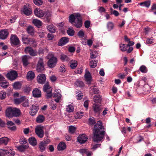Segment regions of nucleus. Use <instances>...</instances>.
<instances>
[{"mask_svg": "<svg viewBox=\"0 0 156 156\" xmlns=\"http://www.w3.org/2000/svg\"><path fill=\"white\" fill-rule=\"evenodd\" d=\"M104 129L101 121H99L94 126L93 130V140L94 142H98L103 139L105 134V131L100 132L101 129Z\"/></svg>", "mask_w": 156, "mask_h": 156, "instance_id": "obj_1", "label": "nucleus"}, {"mask_svg": "<svg viewBox=\"0 0 156 156\" xmlns=\"http://www.w3.org/2000/svg\"><path fill=\"white\" fill-rule=\"evenodd\" d=\"M69 22L76 28H80L83 23L80 15L79 13L71 14L69 17Z\"/></svg>", "mask_w": 156, "mask_h": 156, "instance_id": "obj_2", "label": "nucleus"}, {"mask_svg": "<svg viewBox=\"0 0 156 156\" xmlns=\"http://www.w3.org/2000/svg\"><path fill=\"white\" fill-rule=\"evenodd\" d=\"M20 114V110L16 108H7L5 111L6 116L9 118L18 116Z\"/></svg>", "mask_w": 156, "mask_h": 156, "instance_id": "obj_3", "label": "nucleus"}, {"mask_svg": "<svg viewBox=\"0 0 156 156\" xmlns=\"http://www.w3.org/2000/svg\"><path fill=\"white\" fill-rule=\"evenodd\" d=\"M49 60L48 62V66L50 68H53L56 65L57 62V58L54 57L53 54L52 52L48 53L47 56Z\"/></svg>", "mask_w": 156, "mask_h": 156, "instance_id": "obj_4", "label": "nucleus"}, {"mask_svg": "<svg viewBox=\"0 0 156 156\" xmlns=\"http://www.w3.org/2000/svg\"><path fill=\"white\" fill-rule=\"evenodd\" d=\"M43 128V126L39 125L36 127L35 129L36 133L39 137L41 138H42L44 135Z\"/></svg>", "mask_w": 156, "mask_h": 156, "instance_id": "obj_5", "label": "nucleus"}, {"mask_svg": "<svg viewBox=\"0 0 156 156\" xmlns=\"http://www.w3.org/2000/svg\"><path fill=\"white\" fill-rule=\"evenodd\" d=\"M10 42L12 46L18 45L20 43L19 39L15 35H11L10 37Z\"/></svg>", "mask_w": 156, "mask_h": 156, "instance_id": "obj_6", "label": "nucleus"}, {"mask_svg": "<svg viewBox=\"0 0 156 156\" xmlns=\"http://www.w3.org/2000/svg\"><path fill=\"white\" fill-rule=\"evenodd\" d=\"M17 74L16 72L14 70L11 71L6 75L7 77L11 80H15L17 77Z\"/></svg>", "mask_w": 156, "mask_h": 156, "instance_id": "obj_7", "label": "nucleus"}, {"mask_svg": "<svg viewBox=\"0 0 156 156\" xmlns=\"http://www.w3.org/2000/svg\"><path fill=\"white\" fill-rule=\"evenodd\" d=\"M34 12L35 15L39 18L43 17L45 14V12L38 8L35 9Z\"/></svg>", "mask_w": 156, "mask_h": 156, "instance_id": "obj_8", "label": "nucleus"}, {"mask_svg": "<svg viewBox=\"0 0 156 156\" xmlns=\"http://www.w3.org/2000/svg\"><path fill=\"white\" fill-rule=\"evenodd\" d=\"M25 52L27 54H29L32 56H35L37 55V52L34 50L31 47H27L25 49Z\"/></svg>", "mask_w": 156, "mask_h": 156, "instance_id": "obj_9", "label": "nucleus"}, {"mask_svg": "<svg viewBox=\"0 0 156 156\" xmlns=\"http://www.w3.org/2000/svg\"><path fill=\"white\" fill-rule=\"evenodd\" d=\"M37 70L38 72H41L44 70L43 60L40 58L37 67Z\"/></svg>", "mask_w": 156, "mask_h": 156, "instance_id": "obj_10", "label": "nucleus"}, {"mask_svg": "<svg viewBox=\"0 0 156 156\" xmlns=\"http://www.w3.org/2000/svg\"><path fill=\"white\" fill-rule=\"evenodd\" d=\"M61 91L59 89L56 90L55 93L53 94V97L55 98H56L55 99L56 102H58L61 97Z\"/></svg>", "mask_w": 156, "mask_h": 156, "instance_id": "obj_11", "label": "nucleus"}, {"mask_svg": "<svg viewBox=\"0 0 156 156\" xmlns=\"http://www.w3.org/2000/svg\"><path fill=\"white\" fill-rule=\"evenodd\" d=\"M3 153H5L9 156H14L15 155L14 151H13L11 147L2 150Z\"/></svg>", "mask_w": 156, "mask_h": 156, "instance_id": "obj_12", "label": "nucleus"}, {"mask_svg": "<svg viewBox=\"0 0 156 156\" xmlns=\"http://www.w3.org/2000/svg\"><path fill=\"white\" fill-rule=\"evenodd\" d=\"M22 12L26 16H29L31 13L32 10L30 6L25 5L22 10Z\"/></svg>", "mask_w": 156, "mask_h": 156, "instance_id": "obj_13", "label": "nucleus"}, {"mask_svg": "<svg viewBox=\"0 0 156 156\" xmlns=\"http://www.w3.org/2000/svg\"><path fill=\"white\" fill-rule=\"evenodd\" d=\"M46 79V76L43 74H41L38 75L37 78L38 83L42 84H43L45 82Z\"/></svg>", "mask_w": 156, "mask_h": 156, "instance_id": "obj_14", "label": "nucleus"}, {"mask_svg": "<svg viewBox=\"0 0 156 156\" xmlns=\"http://www.w3.org/2000/svg\"><path fill=\"white\" fill-rule=\"evenodd\" d=\"M87 138L86 135L84 134H81L78 137V141L80 143L83 144L85 143L87 140Z\"/></svg>", "mask_w": 156, "mask_h": 156, "instance_id": "obj_15", "label": "nucleus"}, {"mask_svg": "<svg viewBox=\"0 0 156 156\" xmlns=\"http://www.w3.org/2000/svg\"><path fill=\"white\" fill-rule=\"evenodd\" d=\"M9 34L7 30H3L0 31V38L4 40L6 38Z\"/></svg>", "mask_w": 156, "mask_h": 156, "instance_id": "obj_16", "label": "nucleus"}, {"mask_svg": "<svg viewBox=\"0 0 156 156\" xmlns=\"http://www.w3.org/2000/svg\"><path fill=\"white\" fill-rule=\"evenodd\" d=\"M85 77L87 82L88 84L90 83L91 77L90 73L87 69H86V73L84 75Z\"/></svg>", "mask_w": 156, "mask_h": 156, "instance_id": "obj_17", "label": "nucleus"}, {"mask_svg": "<svg viewBox=\"0 0 156 156\" xmlns=\"http://www.w3.org/2000/svg\"><path fill=\"white\" fill-rule=\"evenodd\" d=\"M33 97L36 98H40L41 96V92L40 90L36 88L34 89L32 91Z\"/></svg>", "mask_w": 156, "mask_h": 156, "instance_id": "obj_18", "label": "nucleus"}, {"mask_svg": "<svg viewBox=\"0 0 156 156\" xmlns=\"http://www.w3.org/2000/svg\"><path fill=\"white\" fill-rule=\"evenodd\" d=\"M69 41V39L66 37H63L58 42V45L59 46H62Z\"/></svg>", "mask_w": 156, "mask_h": 156, "instance_id": "obj_19", "label": "nucleus"}, {"mask_svg": "<svg viewBox=\"0 0 156 156\" xmlns=\"http://www.w3.org/2000/svg\"><path fill=\"white\" fill-rule=\"evenodd\" d=\"M30 58V56L28 55H25L22 57V62L24 66H26L28 64V60Z\"/></svg>", "mask_w": 156, "mask_h": 156, "instance_id": "obj_20", "label": "nucleus"}, {"mask_svg": "<svg viewBox=\"0 0 156 156\" xmlns=\"http://www.w3.org/2000/svg\"><path fill=\"white\" fill-rule=\"evenodd\" d=\"M26 97L23 96L19 98H16L14 99V102L16 105H18L23 102V100L25 99Z\"/></svg>", "mask_w": 156, "mask_h": 156, "instance_id": "obj_21", "label": "nucleus"}, {"mask_svg": "<svg viewBox=\"0 0 156 156\" xmlns=\"http://www.w3.org/2000/svg\"><path fill=\"white\" fill-rule=\"evenodd\" d=\"M22 41L23 44H30L31 42H34V41L32 39L28 38L25 36H23L22 38Z\"/></svg>", "mask_w": 156, "mask_h": 156, "instance_id": "obj_22", "label": "nucleus"}, {"mask_svg": "<svg viewBox=\"0 0 156 156\" xmlns=\"http://www.w3.org/2000/svg\"><path fill=\"white\" fill-rule=\"evenodd\" d=\"M34 73L32 71H29L27 74V78L28 80H31L35 77Z\"/></svg>", "mask_w": 156, "mask_h": 156, "instance_id": "obj_23", "label": "nucleus"}, {"mask_svg": "<svg viewBox=\"0 0 156 156\" xmlns=\"http://www.w3.org/2000/svg\"><path fill=\"white\" fill-rule=\"evenodd\" d=\"M70 66L72 69H75L78 65V62L76 60H72L69 62Z\"/></svg>", "mask_w": 156, "mask_h": 156, "instance_id": "obj_24", "label": "nucleus"}, {"mask_svg": "<svg viewBox=\"0 0 156 156\" xmlns=\"http://www.w3.org/2000/svg\"><path fill=\"white\" fill-rule=\"evenodd\" d=\"M9 139L7 137H3L0 139V145H6L8 142Z\"/></svg>", "mask_w": 156, "mask_h": 156, "instance_id": "obj_25", "label": "nucleus"}, {"mask_svg": "<svg viewBox=\"0 0 156 156\" xmlns=\"http://www.w3.org/2000/svg\"><path fill=\"white\" fill-rule=\"evenodd\" d=\"M32 22L35 26L39 28L41 26L42 24V22L41 21L36 19H34Z\"/></svg>", "mask_w": 156, "mask_h": 156, "instance_id": "obj_26", "label": "nucleus"}, {"mask_svg": "<svg viewBox=\"0 0 156 156\" xmlns=\"http://www.w3.org/2000/svg\"><path fill=\"white\" fill-rule=\"evenodd\" d=\"M30 144L33 146H35L37 144V142L36 139L34 137H31L29 139Z\"/></svg>", "mask_w": 156, "mask_h": 156, "instance_id": "obj_27", "label": "nucleus"}, {"mask_svg": "<svg viewBox=\"0 0 156 156\" xmlns=\"http://www.w3.org/2000/svg\"><path fill=\"white\" fill-rule=\"evenodd\" d=\"M93 100L95 103H100L101 101V98L100 95H95L94 96Z\"/></svg>", "mask_w": 156, "mask_h": 156, "instance_id": "obj_28", "label": "nucleus"}, {"mask_svg": "<svg viewBox=\"0 0 156 156\" xmlns=\"http://www.w3.org/2000/svg\"><path fill=\"white\" fill-rule=\"evenodd\" d=\"M45 120L44 116L42 115H39L36 119V122L39 123H42Z\"/></svg>", "mask_w": 156, "mask_h": 156, "instance_id": "obj_29", "label": "nucleus"}, {"mask_svg": "<svg viewBox=\"0 0 156 156\" xmlns=\"http://www.w3.org/2000/svg\"><path fill=\"white\" fill-rule=\"evenodd\" d=\"M47 29L50 32L54 33L55 31V27L52 24L48 25L47 27Z\"/></svg>", "mask_w": 156, "mask_h": 156, "instance_id": "obj_30", "label": "nucleus"}, {"mask_svg": "<svg viewBox=\"0 0 156 156\" xmlns=\"http://www.w3.org/2000/svg\"><path fill=\"white\" fill-rule=\"evenodd\" d=\"M60 59L63 62L68 61L69 60V58L66 55L62 54L61 55Z\"/></svg>", "mask_w": 156, "mask_h": 156, "instance_id": "obj_31", "label": "nucleus"}, {"mask_svg": "<svg viewBox=\"0 0 156 156\" xmlns=\"http://www.w3.org/2000/svg\"><path fill=\"white\" fill-rule=\"evenodd\" d=\"M66 148V145L64 143L61 142L58 146V149L59 151L63 150Z\"/></svg>", "mask_w": 156, "mask_h": 156, "instance_id": "obj_32", "label": "nucleus"}, {"mask_svg": "<svg viewBox=\"0 0 156 156\" xmlns=\"http://www.w3.org/2000/svg\"><path fill=\"white\" fill-rule=\"evenodd\" d=\"M1 82L0 83V84L2 87L4 88H7L9 85V83L6 80H3V81H1Z\"/></svg>", "mask_w": 156, "mask_h": 156, "instance_id": "obj_33", "label": "nucleus"}, {"mask_svg": "<svg viewBox=\"0 0 156 156\" xmlns=\"http://www.w3.org/2000/svg\"><path fill=\"white\" fill-rule=\"evenodd\" d=\"M43 90L45 92L52 91V89L48 83H46L44 86Z\"/></svg>", "mask_w": 156, "mask_h": 156, "instance_id": "obj_34", "label": "nucleus"}, {"mask_svg": "<svg viewBox=\"0 0 156 156\" xmlns=\"http://www.w3.org/2000/svg\"><path fill=\"white\" fill-rule=\"evenodd\" d=\"M128 46L124 44H121L119 45V48L120 50L122 51H127Z\"/></svg>", "mask_w": 156, "mask_h": 156, "instance_id": "obj_35", "label": "nucleus"}, {"mask_svg": "<svg viewBox=\"0 0 156 156\" xmlns=\"http://www.w3.org/2000/svg\"><path fill=\"white\" fill-rule=\"evenodd\" d=\"M98 61L97 60H93L90 61V66L92 68L95 67L97 64Z\"/></svg>", "mask_w": 156, "mask_h": 156, "instance_id": "obj_36", "label": "nucleus"}, {"mask_svg": "<svg viewBox=\"0 0 156 156\" xmlns=\"http://www.w3.org/2000/svg\"><path fill=\"white\" fill-rule=\"evenodd\" d=\"M38 110V108H31L30 112V115L33 116L36 115Z\"/></svg>", "mask_w": 156, "mask_h": 156, "instance_id": "obj_37", "label": "nucleus"}, {"mask_svg": "<svg viewBox=\"0 0 156 156\" xmlns=\"http://www.w3.org/2000/svg\"><path fill=\"white\" fill-rule=\"evenodd\" d=\"M107 28L108 31H111L113 29L114 24L111 22H108L107 25Z\"/></svg>", "mask_w": 156, "mask_h": 156, "instance_id": "obj_38", "label": "nucleus"}, {"mask_svg": "<svg viewBox=\"0 0 156 156\" xmlns=\"http://www.w3.org/2000/svg\"><path fill=\"white\" fill-rule=\"evenodd\" d=\"M13 86L14 88L16 89H18L21 88V84L20 82H16L13 83Z\"/></svg>", "mask_w": 156, "mask_h": 156, "instance_id": "obj_39", "label": "nucleus"}, {"mask_svg": "<svg viewBox=\"0 0 156 156\" xmlns=\"http://www.w3.org/2000/svg\"><path fill=\"white\" fill-rule=\"evenodd\" d=\"M95 123V119L93 117H90L88 120V124L89 125H93Z\"/></svg>", "mask_w": 156, "mask_h": 156, "instance_id": "obj_40", "label": "nucleus"}, {"mask_svg": "<svg viewBox=\"0 0 156 156\" xmlns=\"http://www.w3.org/2000/svg\"><path fill=\"white\" fill-rule=\"evenodd\" d=\"M78 35L82 39L85 38L86 37H85L84 33L83 30H81L78 33Z\"/></svg>", "mask_w": 156, "mask_h": 156, "instance_id": "obj_41", "label": "nucleus"}, {"mask_svg": "<svg viewBox=\"0 0 156 156\" xmlns=\"http://www.w3.org/2000/svg\"><path fill=\"white\" fill-rule=\"evenodd\" d=\"M27 31L29 34L33 35L34 32L33 27L31 26L28 27L27 29Z\"/></svg>", "mask_w": 156, "mask_h": 156, "instance_id": "obj_42", "label": "nucleus"}, {"mask_svg": "<svg viewBox=\"0 0 156 156\" xmlns=\"http://www.w3.org/2000/svg\"><path fill=\"white\" fill-rule=\"evenodd\" d=\"M45 146L43 142H41L39 145L40 150L41 151H44L45 150Z\"/></svg>", "mask_w": 156, "mask_h": 156, "instance_id": "obj_43", "label": "nucleus"}, {"mask_svg": "<svg viewBox=\"0 0 156 156\" xmlns=\"http://www.w3.org/2000/svg\"><path fill=\"white\" fill-rule=\"evenodd\" d=\"M22 104V106L24 107L29 106L28 100L27 98L26 97L25 99L23 100Z\"/></svg>", "mask_w": 156, "mask_h": 156, "instance_id": "obj_44", "label": "nucleus"}, {"mask_svg": "<svg viewBox=\"0 0 156 156\" xmlns=\"http://www.w3.org/2000/svg\"><path fill=\"white\" fill-rule=\"evenodd\" d=\"M44 16H45V18H46L47 22H49L50 20V18L51 16V13L48 12H45V14Z\"/></svg>", "mask_w": 156, "mask_h": 156, "instance_id": "obj_45", "label": "nucleus"}, {"mask_svg": "<svg viewBox=\"0 0 156 156\" xmlns=\"http://www.w3.org/2000/svg\"><path fill=\"white\" fill-rule=\"evenodd\" d=\"M67 33L69 35L73 36L74 35V31L72 28H69L67 31Z\"/></svg>", "mask_w": 156, "mask_h": 156, "instance_id": "obj_46", "label": "nucleus"}, {"mask_svg": "<svg viewBox=\"0 0 156 156\" xmlns=\"http://www.w3.org/2000/svg\"><path fill=\"white\" fill-rule=\"evenodd\" d=\"M153 43V39L152 37L151 38H146V44L148 45H149L150 44Z\"/></svg>", "mask_w": 156, "mask_h": 156, "instance_id": "obj_47", "label": "nucleus"}, {"mask_svg": "<svg viewBox=\"0 0 156 156\" xmlns=\"http://www.w3.org/2000/svg\"><path fill=\"white\" fill-rule=\"evenodd\" d=\"M98 55V53L95 51H92L90 55V56L91 58H96Z\"/></svg>", "mask_w": 156, "mask_h": 156, "instance_id": "obj_48", "label": "nucleus"}, {"mask_svg": "<svg viewBox=\"0 0 156 156\" xmlns=\"http://www.w3.org/2000/svg\"><path fill=\"white\" fill-rule=\"evenodd\" d=\"M140 71L142 73H145L147 72V69L146 67L144 66H142L139 69Z\"/></svg>", "mask_w": 156, "mask_h": 156, "instance_id": "obj_49", "label": "nucleus"}, {"mask_svg": "<svg viewBox=\"0 0 156 156\" xmlns=\"http://www.w3.org/2000/svg\"><path fill=\"white\" fill-rule=\"evenodd\" d=\"M76 129V128L73 126H69V132L72 134L74 133Z\"/></svg>", "mask_w": 156, "mask_h": 156, "instance_id": "obj_50", "label": "nucleus"}, {"mask_svg": "<svg viewBox=\"0 0 156 156\" xmlns=\"http://www.w3.org/2000/svg\"><path fill=\"white\" fill-rule=\"evenodd\" d=\"M6 93L3 91H1L0 92V98L1 99H4L5 98Z\"/></svg>", "mask_w": 156, "mask_h": 156, "instance_id": "obj_51", "label": "nucleus"}, {"mask_svg": "<svg viewBox=\"0 0 156 156\" xmlns=\"http://www.w3.org/2000/svg\"><path fill=\"white\" fill-rule=\"evenodd\" d=\"M91 89L92 90V92L94 94H99L100 92L98 88L95 87H91Z\"/></svg>", "mask_w": 156, "mask_h": 156, "instance_id": "obj_52", "label": "nucleus"}, {"mask_svg": "<svg viewBox=\"0 0 156 156\" xmlns=\"http://www.w3.org/2000/svg\"><path fill=\"white\" fill-rule=\"evenodd\" d=\"M76 85L78 87H82L84 86V84L82 81H76Z\"/></svg>", "mask_w": 156, "mask_h": 156, "instance_id": "obj_53", "label": "nucleus"}, {"mask_svg": "<svg viewBox=\"0 0 156 156\" xmlns=\"http://www.w3.org/2000/svg\"><path fill=\"white\" fill-rule=\"evenodd\" d=\"M34 2L35 4L37 5H41L42 3L41 0H34Z\"/></svg>", "mask_w": 156, "mask_h": 156, "instance_id": "obj_54", "label": "nucleus"}, {"mask_svg": "<svg viewBox=\"0 0 156 156\" xmlns=\"http://www.w3.org/2000/svg\"><path fill=\"white\" fill-rule=\"evenodd\" d=\"M59 70L60 72L62 73L65 72L66 71L65 66L64 65H63L60 66Z\"/></svg>", "mask_w": 156, "mask_h": 156, "instance_id": "obj_55", "label": "nucleus"}, {"mask_svg": "<svg viewBox=\"0 0 156 156\" xmlns=\"http://www.w3.org/2000/svg\"><path fill=\"white\" fill-rule=\"evenodd\" d=\"M20 25L23 27H24L26 26L25 22L24 20H20L19 22Z\"/></svg>", "mask_w": 156, "mask_h": 156, "instance_id": "obj_56", "label": "nucleus"}, {"mask_svg": "<svg viewBox=\"0 0 156 156\" xmlns=\"http://www.w3.org/2000/svg\"><path fill=\"white\" fill-rule=\"evenodd\" d=\"M93 110L95 113L99 114L101 109L100 108H93Z\"/></svg>", "mask_w": 156, "mask_h": 156, "instance_id": "obj_57", "label": "nucleus"}, {"mask_svg": "<svg viewBox=\"0 0 156 156\" xmlns=\"http://www.w3.org/2000/svg\"><path fill=\"white\" fill-rule=\"evenodd\" d=\"M39 36L41 37H44V36L45 33L44 31L39 32L38 33Z\"/></svg>", "mask_w": 156, "mask_h": 156, "instance_id": "obj_58", "label": "nucleus"}, {"mask_svg": "<svg viewBox=\"0 0 156 156\" xmlns=\"http://www.w3.org/2000/svg\"><path fill=\"white\" fill-rule=\"evenodd\" d=\"M87 44L90 47H91L92 45L93 40L92 39H88L87 40Z\"/></svg>", "mask_w": 156, "mask_h": 156, "instance_id": "obj_59", "label": "nucleus"}, {"mask_svg": "<svg viewBox=\"0 0 156 156\" xmlns=\"http://www.w3.org/2000/svg\"><path fill=\"white\" fill-rule=\"evenodd\" d=\"M90 22L88 20H87L84 23V26L85 27L88 28L90 27Z\"/></svg>", "mask_w": 156, "mask_h": 156, "instance_id": "obj_60", "label": "nucleus"}, {"mask_svg": "<svg viewBox=\"0 0 156 156\" xmlns=\"http://www.w3.org/2000/svg\"><path fill=\"white\" fill-rule=\"evenodd\" d=\"M83 112H77L76 113V115L77 116V117L78 118H81L83 115Z\"/></svg>", "mask_w": 156, "mask_h": 156, "instance_id": "obj_61", "label": "nucleus"}, {"mask_svg": "<svg viewBox=\"0 0 156 156\" xmlns=\"http://www.w3.org/2000/svg\"><path fill=\"white\" fill-rule=\"evenodd\" d=\"M98 11L100 12L101 13L105 12V10L103 7L101 6L99 7Z\"/></svg>", "mask_w": 156, "mask_h": 156, "instance_id": "obj_62", "label": "nucleus"}, {"mask_svg": "<svg viewBox=\"0 0 156 156\" xmlns=\"http://www.w3.org/2000/svg\"><path fill=\"white\" fill-rule=\"evenodd\" d=\"M144 5L147 8H148L150 5V2L149 1H147L144 2Z\"/></svg>", "mask_w": 156, "mask_h": 156, "instance_id": "obj_63", "label": "nucleus"}, {"mask_svg": "<svg viewBox=\"0 0 156 156\" xmlns=\"http://www.w3.org/2000/svg\"><path fill=\"white\" fill-rule=\"evenodd\" d=\"M30 131V129L29 128H24L23 130V132L25 134H28Z\"/></svg>", "mask_w": 156, "mask_h": 156, "instance_id": "obj_64", "label": "nucleus"}]
</instances>
